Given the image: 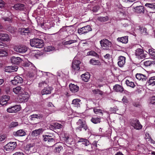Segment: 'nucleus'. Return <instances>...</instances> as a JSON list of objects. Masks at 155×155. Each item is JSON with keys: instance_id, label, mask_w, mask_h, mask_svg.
<instances>
[{"instance_id": "nucleus-57", "label": "nucleus", "mask_w": 155, "mask_h": 155, "mask_svg": "<svg viewBox=\"0 0 155 155\" xmlns=\"http://www.w3.org/2000/svg\"><path fill=\"white\" fill-rule=\"evenodd\" d=\"M148 140L151 143H153V144H155V141L153 140L152 139H151V138H147Z\"/></svg>"}, {"instance_id": "nucleus-8", "label": "nucleus", "mask_w": 155, "mask_h": 155, "mask_svg": "<svg viewBox=\"0 0 155 155\" xmlns=\"http://www.w3.org/2000/svg\"><path fill=\"white\" fill-rule=\"evenodd\" d=\"M81 63L80 61L77 60L74 58L72 63V68L74 70L78 71L80 69V64Z\"/></svg>"}, {"instance_id": "nucleus-34", "label": "nucleus", "mask_w": 155, "mask_h": 155, "mask_svg": "<svg viewBox=\"0 0 155 155\" xmlns=\"http://www.w3.org/2000/svg\"><path fill=\"white\" fill-rule=\"evenodd\" d=\"M145 6L152 10L155 9V4L154 3H147L145 4Z\"/></svg>"}, {"instance_id": "nucleus-54", "label": "nucleus", "mask_w": 155, "mask_h": 155, "mask_svg": "<svg viewBox=\"0 0 155 155\" xmlns=\"http://www.w3.org/2000/svg\"><path fill=\"white\" fill-rule=\"evenodd\" d=\"M55 149L57 152H59L63 149V147L61 146H58V147L56 148Z\"/></svg>"}, {"instance_id": "nucleus-58", "label": "nucleus", "mask_w": 155, "mask_h": 155, "mask_svg": "<svg viewBox=\"0 0 155 155\" xmlns=\"http://www.w3.org/2000/svg\"><path fill=\"white\" fill-rule=\"evenodd\" d=\"M99 9V7H94L93 9V11L94 12H96Z\"/></svg>"}, {"instance_id": "nucleus-64", "label": "nucleus", "mask_w": 155, "mask_h": 155, "mask_svg": "<svg viewBox=\"0 0 155 155\" xmlns=\"http://www.w3.org/2000/svg\"><path fill=\"white\" fill-rule=\"evenodd\" d=\"M146 137L145 138L147 139H148L147 138H150V137L149 136V134L148 133H146L145 134Z\"/></svg>"}, {"instance_id": "nucleus-11", "label": "nucleus", "mask_w": 155, "mask_h": 155, "mask_svg": "<svg viewBox=\"0 0 155 155\" xmlns=\"http://www.w3.org/2000/svg\"><path fill=\"white\" fill-rule=\"evenodd\" d=\"M20 110L19 107L18 105L11 107L7 109V111L8 112L10 113H16Z\"/></svg>"}, {"instance_id": "nucleus-20", "label": "nucleus", "mask_w": 155, "mask_h": 155, "mask_svg": "<svg viewBox=\"0 0 155 155\" xmlns=\"http://www.w3.org/2000/svg\"><path fill=\"white\" fill-rule=\"evenodd\" d=\"M118 41L121 42L124 44H126L128 42V36H125L120 38H118L117 39Z\"/></svg>"}, {"instance_id": "nucleus-43", "label": "nucleus", "mask_w": 155, "mask_h": 155, "mask_svg": "<svg viewBox=\"0 0 155 155\" xmlns=\"http://www.w3.org/2000/svg\"><path fill=\"white\" fill-rule=\"evenodd\" d=\"M8 55V53L7 51L0 49V57H3L6 56Z\"/></svg>"}, {"instance_id": "nucleus-27", "label": "nucleus", "mask_w": 155, "mask_h": 155, "mask_svg": "<svg viewBox=\"0 0 155 155\" xmlns=\"http://www.w3.org/2000/svg\"><path fill=\"white\" fill-rule=\"evenodd\" d=\"M114 91L117 92H122L123 91V88L119 84L115 85L113 87Z\"/></svg>"}, {"instance_id": "nucleus-44", "label": "nucleus", "mask_w": 155, "mask_h": 155, "mask_svg": "<svg viewBox=\"0 0 155 155\" xmlns=\"http://www.w3.org/2000/svg\"><path fill=\"white\" fill-rule=\"evenodd\" d=\"M32 69H33V71L32 72L31 71V73L30 74V76L31 77H34L36 75V68L35 67L33 66Z\"/></svg>"}, {"instance_id": "nucleus-21", "label": "nucleus", "mask_w": 155, "mask_h": 155, "mask_svg": "<svg viewBox=\"0 0 155 155\" xmlns=\"http://www.w3.org/2000/svg\"><path fill=\"white\" fill-rule=\"evenodd\" d=\"M51 88L47 86V87L45 88L41 91V94L43 95L44 94H48L51 93Z\"/></svg>"}, {"instance_id": "nucleus-36", "label": "nucleus", "mask_w": 155, "mask_h": 155, "mask_svg": "<svg viewBox=\"0 0 155 155\" xmlns=\"http://www.w3.org/2000/svg\"><path fill=\"white\" fill-rule=\"evenodd\" d=\"M149 52L151 58L152 59H155V52L154 50L152 49H149Z\"/></svg>"}, {"instance_id": "nucleus-48", "label": "nucleus", "mask_w": 155, "mask_h": 155, "mask_svg": "<svg viewBox=\"0 0 155 155\" xmlns=\"http://www.w3.org/2000/svg\"><path fill=\"white\" fill-rule=\"evenodd\" d=\"M54 126L55 127L58 129L61 128L62 127V126L61 124L58 123H55L54 124Z\"/></svg>"}, {"instance_id": "nucleus-18", "label": "nucleus", "mask_w": 155, "mask_h": 155, "mask_svg": "<svg viewBox=\"0 0 155 155\" xmlns=\"http://www.w3.org/2000/svg\"><path fill=\"white\" fill-rule=\"evenodd\" d=\"M8 35L6 34L0 33V40L3 41H8L9 40Z\"/></svg>"}, {"instance_id": "nucleus-16", "label": "nucleus", "mask_w": 155, "mask_h": 155, "mask_svg": "<svg viewBox=\"0 0 155 155\" xmlns=\"http://www.w3.org/2000/svg\"><path fill=\"white\" fill-rule=\"evenodd\" d=\"M82 80L85 82H88L90 78V74L88 72L82 74L81 76Z\"/></svg>"}, {"instance_id": "nucleus-2", "label": "nucleus", "mask_w": 155, "mask_h": 155, "mask_svg": "<svg viewBox=\"0 0 155 155\" xmlns=\"http://www.w3.org/2000/svg\"><path fill=\"white\" fill-rule=\"evenodd\" d=\"M100 43L102 48L104 50L109 49L112 45L111 42L106 39L101 40Z\"/></svg>"}, {"instance_id": "nucleus-26", "label": "nucleus", "mask_w": 155, "mask_h": 155, "mask_svg": "<svg viewBox=\"0 0 155 155\" xmlns=\"http://www.w3.org/2000/svg\"><path fill=\"white\" fill-rule=\"evenodd\" d=\"M13 7L16 10H22L25 8V5L23 4L18 3L15 5Z\"/></svg>"}, {"instance_id": "nucleus-46", "label": "nucleus", "mask_w": 155, "mask_h": 155, "mask_svg": "<svg viewBox=\"0 0 155 155\" xmlns=\"http://www.w3.org/2000/svg\"><path fill=\"white\" fill-rule=\"evenodd\" d=\"M48 85L44 81L38 84V86L40 87H47Z\"/></svg>"}, {"instance_id": "nucleus-10", "label": "nucleus", "mask_w": 155, "mask_h": 155, "mask_svg": "<svg viewBox=\"0 0 155 155\" xmlns=\"http://www.w3.org/2000/svg\"><path fill=\"white\" fill-rule=\"evenodd\" d=\"M10 98L9 96L6 95L3 96L0 98V104L3 106L5 105L9 100Z\"/></svg>"}, {"instance_id": "nucleus-5", "label": "nucleus", "mask_w": 155, "mask_h": 155, "mask_svg": "<svg viewBox=\"0 0 155 155\" xmlns=\"http://www.w3.org/2000/svg\"><path fill=\"white\" fill-rule=\"evenodd\" d=\"M131 125L134 129L137 130L141 129L142 127V125L137 120H132L131 122Z\"/></svg>"}, {"instance_id": "nucleus-24", "label": "nucleus", "mask_w": 155, "mask_h": 155, "mask_svg": "<svg viewBox=\"0 0 155 155\" xmlns=\"http://www.w3.org/2000/svg\"><path fill=\"white\" fill-rule=\"evenodd\" d=\"M135 11L137 13H140L144 12V7L142 6H139L134 8Z\"/></svg>"}, {"instance_id": "nucleus-25", "label": "nucleus", "mask_w": 155, "mask_h": 155, "mask_svg": "<svg viewBox=\"0 0 155 155\" xmlns=\"http://www.w3.org/2000/svg\"><path fill=\"white\" fill-rule=\"evenodd\" d=\"M90 64L93 65L100 66L101 65L100 61L98 60H96L94 58L91 59L90 61Z\"/></svg>"}, {"instance_id": "nucleus-47", "label": "nucleus", "mask_w": 155, "mask_h": 155, "mask_svg": "<svg viewBox=\"0 0 155 155\" xmlns=\"http://www.w3.org/2000/svg\"><path fill=\"white\" fill-rule=\"evenodd\" d=\"M18 125V123L16 122H12L10 124L9 127L10 128L14 127Z\"/></svg>"}, {"instance_id": "nucleus-13", "label": "nucleus", "mask_w": 155, "mask_h": 155, "mask_svg": "<svg viewBox=\"0 0 155 155\" xmlns=\"http://www.w3.org/2000/svg\"><path fill=\"white\" fill-rule=\"evenodd\" d=\"M52 134H50V135H43V140L45 141H48L49 142H53L54 141V138L52 137Z\"/></svg>"}, {"instance_id": "nucleus-59", "label": "nucleus", "mask_w": 155, "mask_h": 155, "mask_svg": "<svg viewBox=\"0 0 155 155\" xmlns=\"http://www.w3.org/2000/svg\"><path fill=\"white\" fill-rule=\"evenodd\" d=\"M47 106L48 107H54V105L52 104V103L51 102H49L48 103Z\"/></svg>"}, {"instance_id": "nucleus-38", "label": "nucleus", "mask_w": 155, "mask_h": 155, "mask_svg": "<svg viewBox=\"0 0 155 155\" xmlns=\"http://www.w3.org/2000/svg\"><path fill=\"white\" fill-rule=\"evenodd\" d=\"M79 142H83V143L86 146H87L89 144V141L87 139L83 138H80L78 141Z\"/></svg>"}, {"instance_id": "nucleus-49", "label": "nucleus", "mask_w": 155, "mask_h": 155, "mask_svg": "<svg viewBox=\"0 0 155 155\" xmlns=\"http://www.w3.org/2000/svg\"><path fill=\"white\" fill-rule=\"evenodd\" d=\"M94 111L95 113L97 114L98 113H101L103 114L102 110H101L97 109L96 108H94Z\"/></svg>"}, {"instance_id": "nucleus-35", "label": "nucleus", "mask_w": 155, "mask_h": 155, "mask_svg": "<svg viewBox=\"0 0 155 155\" xmlns=\"http://www.w3.org/2000/svg\"><path fill=\"white\" fill-rule=\"evenodd\" d=\"M77 40H71L68 41H67L64 42V45H70L73 43H76L77 42Z\"/></svg>"}, {"instance_id": "nucleus-39", "label": "nucleus", "mask_w": 155, "mask_h": 155, "mask_svg": "<svg viewBox=\"0 0 155 155\" xmlns=\"http://www.w3.org/2000/svg\"><path fill=\"white\" fill-rule=\"evenodd\" d=\"M126 83L127 85L132 88H134L135 86L133 82H130L128 80H126Z\"/></svg>"}, {"instance_id": "nucleus-15", "label": "nucleus", "mask_w": 155, "mask_h": 155, "mask_svg": "<svg viewBox=\"0 0 155 155\" xmlns=\"http://www.w3.org/2000/svg\"><path fill=\"white\" fill-rule=\"evenodd\" d=\"M16 51L19 53H23L26 52L27 50V48L22 45L16 46L15 48Z\"/></svg>"}, {"instance_id": "nucleus-7", "label": "nucleus", "mask_w": 155, "mask_h": 155, "mask_svg": "<svg viewBox=\"0 0 155 155\" xmlns=\"http://www.w3.org/2000/svg\"><path fill=\"white\" fill-rule=\"evenodd\" d=\"M16 142H10L8 143L5 147L6 150L13 151L16 146Z\"/></svg>"}, {"instance_id": "nucleus-28", "label": "nucleus", "mask_w": 155, "mask_h": 155, "mask_svg": "<svg viewBox=\"0 0 155 155\" xmlns=\"http://www.w3.org/2000/svg\"><path fill=\"white\" fill-rule=\"evenodd\" d=\"M43 130L42 129H40L33 131L32 133V135L34 136H37L41 134Z\"/></svg>"}, {"instance_id": "nucleus-42", "label": "nucleus", "mask_w": 155, "mask_h": 155, "mask_svg": "<svg viewBox=\"0 0 155 155\" xmlns=\"http://www.w3.org/2000/svg\"><path fill=\"white\" fill-rule=\"evenodd\" d=\"M154 63L155 64V61H153L151 62L150 61H145L144 62V64L146 66H150L151 64Z\"/></svg>"}, {"instance_id": "nucleus-1", "label": "nucleus", "mask_w": 155, "mask_h": 155, "mask_svg": "<svg viewBox=\"0 0 155 155\" xmlns=\"http://www.w3.org/2000/svg\"><path fill=\"white\" fill-rule=\"evenodd\" d=\"M30 44L32 47L41 48L44 46V43L42 40L35 38L30 40Z\"/></svg>"}, {"instance_id": "nucleus-9", "label": "nucleus", "mask_w": 155, "mask_h": 155, "mask_svg": "<svg viewBox=\"0 0 155 155\" xmlns=\"http://www.w3.org/2000/svg\"><path fill=\"white\" fill-rule=\"evenodd\" d=\"M126 62V58L123 56H120L118 58L117 64L120 68L123 67Z\"/></svg>"}, {"instance_id": "nucleus-12", "label": "nucleus", "mask_w": 155, "mask_h": 155, "mask_svg": "<svg viewBox=\"0 0 155 155\" xmlns=\"http://www.w3.org/2000/svg\"><path fill=\"white\" fill-rule=\"evenodd\" d=\"M12 84L15 85H16L19 83H22L23 82L22 78L20 77L17 76L14 78V79L12 80Z\"/></svg>"}, {"instance_id": "nucleus-41", "label": "nucleus", "mask_w": 155, "mask_h": 155, "mask_svg": "<svg viewBox=\"0 0 155 155\" xmlns=\"http://www.w3.org/2000/svg\"><path fill=\"white\" fill-rule=\"evenodd\" d=\"M87 55H91L95 57H97L98 55L97 54L93 51H91L87 52Z\"/></svg>"}, {"instance_id": "nucleus-29", "label": "nucleus", "mask_w": 155, "mask_h": 155, "mask_svg": "<svg viewBox=\"0 0 155 155\" xmlns=\"http://www.w3.org/2000/svg\"><path fill=\"white\" fill-rule=\"evenodd\" d=\"M147 83L149 85H152L153 86L155 85V76H153L150 78L148 81H147Z\"/></svg>"}, {"instance_id": "nucleus-61", "label": "nucleus", "mask_w": 155, "mask_h": 155, "mask_svg": "<svg viewBox=\"0 0 155 155\" xmlns=\"http://www.w3.org/2000/svg\"><path fill=\"white\" fill-rule=\"evenodd\" d=\"M98 89H95L92 91L93 93L95 94H98Z\"/></svg>"}, {"instance_id": "nucleus-60", "label": "nucleus", "mask_w": 155, "mask_h": 155, "mask_svg": "<svg viewBox=\"0 0 155 155\" xmlns=\"http://www.w3.org/2000/svg\"><path fill=\"white\" fill-rule=\"evenodd\" d=\"M13 155H24L23 154L20 152H16Z\"/></svg>"}, {"instance_id": "nucleus-63", "label": "nucleus", "mask_w": 155, "mask_h": 155, "mask_svg": "<svg viewBox=\"0 0 155 155\" xmlns=\"http://www.w3.org/2000/svg\"><path fill=\"white\" fill-rule=\"evenodd\" d=\"M5 90L6 93H8L10 91V88L9 87L6 88Z\"/></svg>"}, {"instance_id": "nucleus-33", "label": "nucleus", "mask_w": 155, "mask_h": 155, "mask_svg": "<svg viewBox=\"0 0 155 155\" xmlns=\"http://www.w3.org/2000/svg\"><path fill=\"white\" fill-rule=\"evenodd\" d=\"M91 120L93 123L95 124L99 123L101 122V119L97 117L96 118L92 117Z\"/></svg>"}, {"instance_id": "nucleus-52", "label": "nucleus", "mask_w": 155, "mask_h": 155, "mask_svg": "<svg viewBox=\"0 0 155 155\" xmlns=\"http://www.w3.org/2000/svg\"><path fill=\"white\" fill-rule=\"evenodd\" d=\"M150 102L151 104L155 105V96H153L151 97Z\"/></svg>"}, {"instance_id": "nucleus-4", "label": "nucleus", "mask_w": 155, "mask_h": 155, "mask_svg": "<svg viewBox=\"0 0 155 155\" xmlns=\"http://www.w3.org/2000/svg\"><path fill=\"white\" fill-rule=\"evenodd\" d=\"M91 28L90 26L87 25L78 29V33L79 35H81L83 34L87 33L89 31H91Z\"/></svg>"}, {"instance_id": "nucleus-53", "label": "nucleus", "mask_w": 155, "mask_h": 155, "mask_svg": "<svg viewBox=\"0 0 155 155\" xmlns=\"http://www.w3.org/2000/svg\"><path fill=\"white\" fill-rule=\"evenodd\" d=\"M6 137L5 135L0 136V142H2L6 138Z\"/></svg>"}, {"instance_id": "nucleus-56", "label": "nucleus", "mask_w": 155, "mask_h": 155, "mask_svg": "<svg viewBox=\"0 0 155 155\" xmlns=\"http://www.w3.org/2000/svg\"><path fill=\"white\" fill-rule=\"evenodd\" d=\"M5 5V2L2 0H0V8H2L4 7Z\"/></svg>"}, {"instance_id": "nucleus-55", "label": "nucleus", "mask_w": 155, "mask_h": 155, "mask_svg": "<svg viewBox=\"0 0 155 155\" xmlns=\"http://www.w3.org/2000/svg\"><path fill=\"white\" fill-rule=\"evenodd\" d=\"M31 120H33V118H39V117L37 114H34L31 116Z\"/></svg>"}, {"instance_id": "nucleus-40", "label": "nucleus", "mask_w": 155, "mask_h": 155, "mask_svg": "<svg viewBox=\"0 0 155 155\" xmlns=\"http://www.w3.org/2000/svg\"><path fill=\"white\" fill-rule=\"evenodd\" d=\"M98 19L101 22H104L108 20V18L107 16H106L105 17H101L98 18Z\"/></svg>"}, {"instance_id": "nucleus-50", "label": "nucleus", "mask_w": 155, "mask_h": 155, "mask_svg": "<svg viewBox=\"0 0 155 155\" xmlns=\"http://www.w3.org/2000/svg\"><path fill=\"white\" fill-rule=\"evenodd\" d=\"M46 49L47 51H50L54 50V48L52 46H48L46 47Z\"/></svg>"}, {"instance_id": "nucleus-45", "label": "nucleus", "mask_w": 155, "mask_h": 155, "mask_svg": "<svg viewBox=\"0 0 155 155\" xmlns=\"http://www.w3.org/2000/svg\"><path fill=\"white\" fill-rule=\"evenodd\" d=\"M44 26L45 28L47 29L50 28L51 27V26L50 24V23L48 22H44L43 24H42V26Z\"/></svg>"}, {"instance_id": "nucleus-30", "label": "nucleus", "mask_w": 155, "mask_h": 155, "mask_svg": "<svg viewBox=\"0 0 155 155\" xmlns=\"http://www.w3.org/2000/svg\"><path fill=\"white\" fill-rule=\"evenodd\" d=\"M25 132L23 130H20L14 133V134L15 136H22L25 135Z\"/></svg>"}, {"instance_id": "nucleus-32", "label": "nucleus", "mask_w": 155, "mask_h": 155, "mask_svg": "<svg viewBox=\"0 0 155 155\" xmlns=\"http://www.w3.org/2000/svg\"><path fill=\"white\" fill-rule=\"evenodd\" d=\"M13 91L17 94H21L22 92L21 87L18 86L14 88L13 89Z\"/></svg>"}, {"instance_id": "nucleus-23", "label": "nucleus", "mask_w": 155, "mask_h": 155, "mask_svg": "<svg viewBox=\"0 0 155 155\" xmlns=\"http://www.w3.org/2000/svg\"><path fill=\"white\" fill-rule=\"evenodd\" d=\"M17 69L18 68L14 67L12 66H7L5 68V71L6 72H11L16 71Z\"/></svg>"}, {"instance_id": "nucleus-19", "label": "nucleus", "mask_w": 155, "mask_h": 155, "mask_svg": "<svg viewBox=\"0 0 155 155\" xmlns=\"http://www.w3.org/2000/svg\"><path fill=\"white\" fill-rule=\"evenodd\" d=\"M81 100L79 99H75L73 100L72 101V104L74 107H80V103Z\"/></svg>"}, {"instance_id": "nucleus-37", "label": "nucleus", "mask_w": 155, "mask_h": 155, "mask_svg": "<svg viewBox=\"0 0 155 155\" xmlns=\"http://www.w3.org/2000/svg\"><path fill=\"white\" fill-rule=\"evenodd\" d=\"M29 95L28 92H25V94H23L22 97V99L24 101L27 102L28 100Z\"/></svg>"}, {"instance_id": "nucleus-17", "label": "nucleus", "mask_w": 155, "mask_h": 155, "mask_svg": "<svg viewBox=\"0 0 155 155\" xmlns=\"http://www.w3.org/2000/svg\"><path fill=\"white\" fill-rule=\"evenodd\" d=\"M136 77L137 79L143 81H146L147 79L146 76L140 74H137Z\"/></svg>"}, {"instance_id": "nucleus-3", "label": "nucleus", "mask_w": 155, "mask_h": 155, "mask_svg": "<svg viewBox=\"0 0 155 155\" xmlns=\"http://www.w3.org/2000/svg\"><path fill=\"white\" fill-rule=\"evenodd\" d=\"M77 127L76 129L80 131L81 130L82 128L85 130L88 129L85 122L82 119H79L76 123Z\"/></svg>"}, {"instance_id": "nucleus-51", "label": "nucleus", "mask_w": 155, "mask_h": 155, "mask_svg": "<svg viewBox=\"0 0 155 155\" xmlns=\"http://www.w3.org/2000/svg\"><path fill=\"white\" fill-rule=\"evenodd\" d=\"M122 101L124 103L127 104L128 102V101L127 99V98L125 96L123 97V98L122 99Z\"/></svg>"}, {"instance_id": "nucleus-14", "label": "nucleus", "mask_w": 155, "mask_h": 155, "mask_svg": "<svg viewBox=\"0 0 155 155\" xmlns=\"http://www.w3.org/2000/svg\"><path fill=\"white\" fill-rule=\"evenodd\" d=\"M11 60L12 63L19 64L21 61L22 60L20 57L13 56L12 57Z\"/></svg>"}, {"instance_id": "nucleus-31", "label": "nucleus", "mask_w": 155, "mask_h": 155, "mask_svg": "<svg viewBox=\"0 0 155 155\" xmlns=\"http://www.w3.org/2000/svg\"><path fill=\"white\" fill-rule=\"evenodd\" d=\"M21 34L28 36L29 33V29L28 28L22 29L20 31Z\"/></svg>"}, {"instance_id": "nucleus-62", "label": "nucleus", "mask_w": 155, "mask_h": 155, "mask_svg": "<svg viewBox=\"0 0 155 155\" xmlns=\"http://www.w3.org/2000/svg\"><path fill=\"white\" fill-rule=\"evenodd\" d=\"M34 53L33 54H35L34 55L35 57H37V55H38V53L37 51H33Z\"/></svg>"}, {"instance_id": "nucleus-6", "label": "nucleus", "mask_w": 155, "mask_h": 155, "mask_svg": "<svg viewBox=\"0 0 155 155\" xmlns=\"http://www.w3.org/2000/svg\"><path fill=\"white\" fill-rule=\"evenodd\" d=\"M135 55L138 59H143L144 58V51L142 49L137 48L135 51Z\"/></svg>"}, {"instance_id": "nucleus-22", "label": "nucleus", "mask_w": 155, "mask_h": 155, "mask_svg": "<svg viewBox=\"0 0 155 155\" xmlns=\"http://www.w3.org/2000/svg\"><path fill=\"white\" fill-rule=\"evenodd\" d=\"M69 87L70 90L73 92H76L79 90V87L74 84H71L69 85Z\"/></svg>"}]
</instances>
